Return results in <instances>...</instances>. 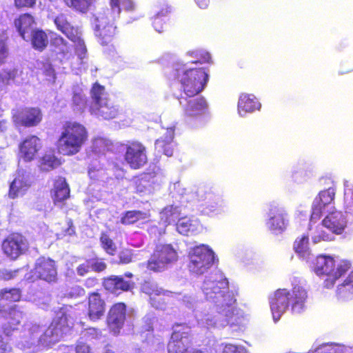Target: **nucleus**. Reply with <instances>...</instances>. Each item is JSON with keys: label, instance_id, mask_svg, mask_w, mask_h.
Returning a JSON list of instances; mask_svg holds the SVG:
<instances>
[{"label": "nucleus", "instance_id": "nucleus-14", "mask_svg": "<svg viewBox=\"0 0 353 353\" xmlns=\"http://www.w3.org/2000/svg\"><path fill=\"white\" fill-rule=\"evenodd\" d=\"M106 310V301L101 293L94 291L88 294L86 315L90 321H99L104 316Z\"/></svg>", "mask_w": 353, "mask_h": 353}, {"label": "nucleus", "instance_id": "nucleus-19", "mask_svg": "<svg viewBox=\"0 0 353 353\" xmlns=\"http://www.w3.org/2000/svg\"><path fill=\"white\" fill-rule=\"evenodd\" d=\"M322 225L335 234H341L347 226V218L342 211H332L323 219Z\"/></svg>", "mask_w": 353, "mask_h": 353}, {"label": "nucleus", "instance_id": "nucleus-40", "mask_svg": "<svg viewBox=\"0 0 353 353\" xmlns=\"http://www.w3.org/2000/svg\"><path fill=\"white\" fill-rule=\"evenodd\" d=\"M336 296L341 301H349L352 299V292L347 282V276L345 277L341 283L338 284L336 289Z\"/></svg>", "mask_w": 353, "mask_h": 353}, {"label": "nucleus", "instance_id": "nucleus-52", "mask_svg": "<svg viewBox=\"0 0 353 353\" xmlns=\"http://www.w3.org/2000/svg\"><path fill=\"white\" fill-rule=\"evenodd\" d=\"M344 201L346 209L353 211V188L347 187L345 189Z\"/></svg>", "mask_w": 353, "mask_h": 353}, {"label": "nucleus", "instance_id": "nucleus-13", "mask_svg": "<svg viewBox=\"0 0 353 353\" xmlns=\"http://www.w3.org/2000/svg\"><path fill=\"white\" fill-rule=\"evenodd\" d=\"M27 247L26 239L18 232L10 234L2 241V250L4 254L11 259H17L19 257L20 254H23Z\"/></svg>", "mask_w": 353, "mask_h": 353}, {"label": "nucleus", "instance_id": "nucleus-53", "mask_svg": "<svg viewBox=\"0 0 353 353\" xmlns=\"http://www.w3.org/2000/svg\"><path fill=\"white\" fill-rule=\"evenodd\" d=\"M155 290V285H153V284L150 283V282H145L141 285V290L143 293L147 294V295L149 296V301L150 303V305H152L153 303V297L154 296V292Z\"/></svg>", "mask_w": 353, "mask_h": 353}, {"label": "nucleus", "instance_id": "nucleus-62", "mask_svg": "<svg viewBox=\"0 0 353 353\" xmlns=\"http://www.w3.org/2000/svg\"><path fill=\"white\" fill-rule=\"evenodd\" d=\"M18 271H12V270H3L2 271H0V277L2 278V279H6V281H8V279H12V278L15 277Z\"/></svg>", "mask_w": 353, "mask_h": 353}, {"label": "nucleus", "instance_id": "nucleus-61", "mask_svg": "<svg viewBox=\"0 0 353 353\" xmlns=\"http://www.w3.org/2000/svg\"><path fill=\"white\" fill-rule=\"evenodd\" d=\"M85 294V289L84 288L81 287V285H75L74 287H72L69 292V295L71 297H80V296H83Z\"/></svg>", "mask_w": 353, "mask_h": 353}, {"label": "nucleus", "instance_id": "nucleus-3", "mask_svg": "<svg viewBox=\"0 0 353 353\" xmlns=\"http://www.w3.org/2000/svg\"><path fill=\"white\" fill-rule=\"evenodd\" d=\"M174 77L179 81L181 90L185 97H193L205 88L209 80V74L203 68L176 69Z\"/></svg>", "mask_w": 353, "mask_h": 353}, {"label": "nucleus", "instance_id": "nucleus-43", "mask_svg": "<svg viewBox=\"0 0 353 353\" xmlns=\"http://www.w3.org/2000/svg\"><path fill=\"white\" fill-rule=\"evenodd\" d=\"M323 212V202L321 200V192H319V195L314 199L312 205V212L310 215L311 220H318V219L321 218Z\"/></svg>", "mask_w": 353, "mask_h": 353}, {"label": "nucleus", "instance_id": "nucleus-34", "mask_svg": "<svg viewBox=\"0 0 353 353\" xmlns=\"http://www.w3.org/2000/svg\"><path fill=\"white\" fill-rule=\"evenodd\" d=\"M61 161L59 157H55L54 154H43L39 161L41 170L48 172V170H54L60 166Z\"/></svg>", "mask_w": 353, "mask_h": 353}, {"label": "nucleus", "instance_id": "nucleus-63", "mask_svg": "<svg viewBox=\"0 0 353 353\" xmlns=\"http://www.w3.org/2000/svg\"><path fill=\"white\" fill-rule=\"evenodd\" d=\"M99 285V279L95 276L87 277L84 281V286L87 288H94Z\"/></svg>", "mask_w": 353, "mask_h": 353}, {"label": "nucleus", "instance_id": "nucleus-41", "mask_svg": "<svg viewBox=\"0 0 353 353\" xmlns=\"http://www.w3.org/2000/svg\"><path fill=\"white\" fill-rule=\"evenodd\" d=\"M5 317L8 323L12 324V325H17L23 317V312L20 310L18 305H13L6 311Z\"/></svg>", "mask_w": 353, "mask_h": 353}, {"label": "nucleus", "instance_id": "nucleus-24", "mask_svg": "<svg viewBox=\"0 0 353 353\" xmlns=\"http://www.w3.org/2000/svg\"><path fill=\"white\" fill-rule=\"evenodd\" d=\"M70 196V187L65 178L59 176L54 181V188L51 192V198L54 204L64 202Z\"/></svg>", "mask_w": 353, "mask_h": 353}, {"label": "nucleus", "instance_id": "nucleus-7", "mask_svg": "<svg viewBox=\"0 0 353 353\" xmlns=\"http://www.w3.org/2000/svg\"><path fill=\"white\" fill-rule=\"evenodd\" d=\"M179 326L180 329H174L168 341L167 350L169 353H185L192 343V332L190 325L187 323H176L173 327H179Z\"/></svg>", "mask_w": 353, "mask_h": 353}, {"label": "nucleus", "instance_id": "nucleus-47", "mask_svg": "<svg viewBox=\"0 0 353 353\" xmlns=\"http://www.w3.org/2000/svg\"><path fill=\"white\" fill-rule=\"evenodd\" d=\"M192 227V223L190 219L188 218L183 217L180 218L178 222L176 223V228L178 232L181 234H188L191 228Z\"/></svg>", "mask_w": 353, "mask_h": 353}, {"label": "nucleus", "instance_id": "nucleus-25", "mask_svg": "<svg viewBox=\"0 0 353 353\" xmlns=\"http://www.w3.org/2000/svg\"><path fill=\"white\" fill-rule=\"evenodd\" d=\"M110 17L113 21L119 18L122 10L132 12L136 10L137 5L133 0H109Z\"/></svg>", "mask_w": 353, "mask_h": 353}, {"label": "nucleus", "instance_id": "nucleus-28", "mask_svg": "<svg viewBox=\"0 0 353 353\" xmlns=\"http://www.w3.org/2000/svg\"><path fill=\"white\" fill-rule=\"evenodd\" d=\"M172 10L170 7H165L160 10L152 20L154 28L159 32L165 30L170 26Z\"/></svg>", "mask_w": 353, "mask_h": 353}, {"label": "nucleus", "instance_id": "nucleus-23", "mask_svg": "<svg viewBox=\"0 0 353 353\" xmlns=\"http://www.w3.org/2000/svg\"><path fill=\"white\" fill-rule=\"evenodd\" d=\"M203 290L206 295L210 297H218V296H231L229 292V281L226 277H223L220 280L206 281Z\"/></svg>", "mask_w": 353, "mask_h": 353}, {"label": "nucleus", "instance_id": "nucleus-15", "mask_svg": "<svg viewBox=\"0 0 353 353\" xmlns=\"http://www.w3.org/2000/svg\"><path fill=\"white\" fill-rule=\"evenodd\" d=\"M270 310L274 320L277 321L290 306V291L278 289L270 298Z\"/></svg>", "mask_w": 353, "mask_h": 353}, {"label": "nucleus", "instance_id": "nucleus-58", "mask_svg": "<svg viewBox=\"0 0 353 353\" xmlns=\"http://www.w3.org/2000/svg\"><path fill=\"white\" fill-rule=\"evenodd\" d=\"M90 272V259H87L85 263L79 264L77 268L78 275L84 276Z\"/></svg>", "mask_w": 353, "mask_h": 353}, {"label": "nucleus", "instance_id": "nucleus-32", "mask_svg": "<svg viewBox=\"0 0 353 353\" xmlns=\"http://www.w3.org/2000/svg\"><path fill=\"white\" fill-rule=\"evenodd\" d=\"M50 46L52 52H54L57 55H60L61 57H68L71 54V46L61 35L53 37L51 39Z\"/></svg>", "mask_w": 353, "mask_h": 353}, {"label": "nucleus", "instance_id": "nucleus-29", "mask_svg": "<svg viewBox=\"0 0 353 353\" xmlns=\"http://www.w3.org/2000/svg\"><path fill=\"white\" fill-rule=\"evenodd\" d=\"M30 42L33 48L39 52H43L49 44V37L46 30L41 28H32Z\"/></svg>", "mask_w": 353, "mask_h": 353}, {"label": "nucleus", "instance_id": "nucleus-30", "mask_svg": "<svg viewBox=\"0 0 353 353\" xmlns=\"http://www.w3.org/2000/svg\"><path fill=\"white\" fill-rule=\"evenodd\" d=\"M120 113H121V109L114 105L112 100L107 99V98L103 99V101L99 108V117L105 119V120H110V119L117 118Z\"/></svg>", "mask_w": 353, "mask_h": 353}, {"label": "nucleus", "instance_id": "nucleus-59", "mask_svg": "<svg viewBox=\"0 0 353 353\" xmlns=\"http://www.w3.org/2000/svg\"><path fill=\"white\" fill-rule=\"evenodd\" d=\"M12 350V347L7 339L0 334V353H9Z\"/></svg>", "mask_w": 353, "mask_h": 353}, {"label": "nucleus", "instance_id": "nucleus-56", "mask_svg": "<svg viewBox=\"0 0 353 353\" xmlns=\"http://www.w3.org/2000/svg\"><path fill=\"white\" fill-rule=\"evenodd\" d=\"M43 73L46 76L54 79L55 77V69L52 64L50 62H43L41 68Z\"/></svg>", "mask_w": 353, "mask_h": 353}, {"label": "nucleus", "instance_id": "nucleus-55", "mask_svg": "<svg viewBox=\"0 0 353 353\" xmlns=\"http://www.w3.org/2000/svg\"><path fill=\"white\" fill-rule=\"evenodd\" d=\"M17 180L12 181L8 191V196L12 199L19 196V194L23 193L21 188L18 187L17 185Z\"/></svg>", "mask_w": 353, "mask_h": 353}, {"label": "nucleus", "instance_id": "nucleus-57", "mask_svg": "<svg viewBox=\"0 0 353 353\" xmlns=\"http://www.w3.org/2000/svg\"><path fill=\"white\" fill-rule=\"evenodd\" d=\"M76 353H93L90 345L84 341H78L75 347Z\"/></svg>", "mask_w": 353, "mask_h": 353}, {"label": "nucleus", "instance_id": "nucleus-9", "mask_svg": "<svg viewBox=\"0 0 353 353\" xmlns=\"http://www.w3.org/2000/svg\"><path fill=\"white\" fill-rule=\"evenodd\" d=\"M32 276L34 279H41L47 283H55L58 279L57 262L50 257H39L32 270Z\"/></svg>", "mask_w": 353, "mask_h": 353}, {"label": "nucleus", "instance_id": "nucleus-26", "mask_svg": "<svg viewBox=\"0 0 353 353\" xmlns=\"http://www.w3.org/2000/svg\"><path fill=\"white\" fill-rule=\"evenodd\" d=\"M208 109V103L204 97H197L194 99L188 101L184 108V113L189 117L202 114Z\"/></svg>", "mask_w": 353, "mask_h": 353}, {"label": "nucleus", "instance_id": "nucleus-11", "mask_svg": "<svg viewBox=\"0 0 353 353\" xmlns=\"http://www.w3.org/2000/svg\"><path fill=\"white\" fill-rule=\"evenodd\" d=\"M127 306L123 302H117L110 306L106 316V324L110 332L119 334L125 324Z\"/></svg>", "mask_w": 353, "mask_h": 353}, {"label": "nucleus", "instance_id": "nucleus-6", "mask_svg": "<svg viewBox=\"0 0 353 353\" xmlns=\"http://www.w3.org/2000/svg\"><path fill=\"white\" fill-rule=\"evenodd\" d=\"M57 29L64 34L68 39L76 44V52L80 59H84L87 54L88 48L84 39H82V32L77 26H74L68 20L65 14H59L54 18Z\"/></svg>", "mask_w": 353, "mask_h": 353}, {"label": "nucleus", "instance_id": "nucleus-2", "mask_svg": "<svg viewBox=\"0 0 353 353\" xmlns=\"http://www.w3.org/2000/svg\"><path fill=\"white\" fill-rule=\"evenodd\" d=\"M352 267V264L349 259H341L336 264L334 257L325 254L318 255L312 263V268L317 275L327 276L323 281L326 288H333L338 279L345 275Z\"/></svg>", "mask_w": 353, "mask_h": 353}, {"label": "nucleus", "instance_id": "nucleus-46", "mask_svg": "<svg viewBox=\"0 0 353 353\" xmlns=\"http://www.w3.org/2000/svg\"><path fill=\"white\" fill-rule=\"evenodd\" d=\"M333 239H334L333 236L323 230V228H316L315 234L312 236L314 243H318L321 241H332Z\"/></svg>", "mask_w": 353, "mask_h": 353}, {"label": "nucleus", "instance_id": "nucleus-8", "mask_svg": "<svg viewBox=\"0 0 353 353\" xmlns=\"http://www.w3.org/2000/svg\"><path fill=\"white\" fill-rule=\"evenodd\" d=\"M93 30L98 42L103 46L112 43L118 30L114 21H112L110 10L107 14H101L96 18Z\"/></svg>", "mask_w": 353, "mask_h": 353}, {"label": "nucleus", "instance_id": "nucleus-54", "mask_svg": "<svg viewBox=\"0 0 353 353\" xmlns=\"http://www.w3.org/2000/svg\"><path fill=\"white\" fill-rule=\"evenodd\" d=\"M37 3V0H14V6L17 9H23V8H34Z\"/></svg>", "mask_w": 353, "mask_h": 353}, {"label": "nucleus", "instance_id": "nucleus-4", "mask_svg": "<svg viewBox=\"0 0 353 353\" xmlns=\"http://www.w3.org/2000/svg\"><path fill=\"white\" fill-rule=\"evenodd\" d=\"M189 270L196 275L207 272L214 263V252L205 244L196 245L188 251Z\"/></svg>", "mask_w": 353, "mask_h": 353}, {"label": "nucleus", "instance_id": "nucleus-50", "mask_svg": "<svg viewBox=\"0 0 353 353\" xmlns=\"http://www.w3.org/2000/svg\"><path fill=\"white\" fill-rule=\"evenodd\" d=\"M1 293L4 299L14 302L19 301L21 297V293L19 289L3 290Z\"/></svg>", "mask_w": 353, "mask_h": 353}, {"label": "nucleus", "instance_id": "nucleus-33", "mask_svg": "<svg viewBox=\"0 0 353 353\" xmlns=\"http://www.w3.org/2000/svg\"><path fill=\"white\" fill-rule=\"evenodd\" d=\"M150 211L127 210L121 216V223L123 224H133L141 221V220L150 219Z\"/></svg>", "mask_w": 353, "mask_h": 353}, {"label": "nucleus", "instance_id": "nucleus-60", "mask_svg": "<svg viewBox=\"0 0 353 353\" xmlns=\"http://www.w3.org/2000/svg\"><path fill=\"white\" fill-rule=\"evenodd\" d=\"M8 56V48L5 42H0V65L5 63Z\"/></svg>", "mask_w": 353, "mask_h": 353}, {"label": "nucleus", "instance_id": "nucleus-42", "mask_svg": "<svg viewBox=\"0 0 353 353\" xmlns=\"http://www.w3.org/2000/svg\"><path fill=\"white\" fill-rule=\"evenodd\" d=\"M310 237L308 235H302L295 239L293 248L299 254H305L309 250Z\"/></svg>", "mask_w": 353, "mask_h": 353}, {"label": "nucleus", "instance_id": "nucleus-10", "mask_svg": "<svg viewBox=\"0 0 353 353\" xmlns=\"http://www.w3.org/2000/svg\"><path fill=\"white\" fill-rule=\"evenodd\" d=\"M12 119L17 127H34L43 119V113L39 107H22L15 109Z\"/></svg>", "mask_w": 353, "mask_h": 353}, {"label": "nucleus", "instance_id": "nucleus-22", "mask_svg": "<svg viewBox=\"0 0 353 353\" xmlns=\"http://www.w3.org/2000/svg\"><path fill=\"white\" fill-rule=\"evenodd\" d=\"M308 298L307 290L301 285H295L290 291V306L293 313H301L305 308Z\"/></svg>", "mask_w": 353, "mask_h": 353}, {"label": "nucleus", "instance_id": "nucleus-37", "mask_svg": "<svg viewBox=\"0 0 353 353\" xmlns=\"http://www.w3.org/2000/svg\"><path fill=\"white\" fill-rule=\"evenodd\" d=\"M100 245L102 247L106 254L114 256L117 251V247L112 239L108 235V232H101L99 236Z\"/></svg>", "mask_w": 353, "mask_h": 353}, {"label": "nucleus", "instance_id": "nucleus-5", "mask_svg": "<svg viewBox=\"0 0 353 353\" xmlns=\"http://www.w3.org/2000/svg\"><path fill=\"white\" fill-rule=\"evenodd\" d=\"M179 253L172 244L157 245L150 258L146 262V268L152 272H163L169 265L176 263Z\"/></svg>", "mask_w": 353, "mask_h": 353}, {"label": "nucleus", "instance_id": "nucleus-35", "mask_svg": "<svg viewBox=\"0 0 353 353\" xmlns=\"http://www.w3.org/2000/svg\"><path fill=\"white\" fill-rule=\"evenodd\" d=\"M170 296L169 291L161 289L155 285L154 296L152 297V306L156 308H164L168 304V297Z\"/></svg>", "mask_w": 353, "mask_h": 353}, {"label": "nucleus", "instance_id": "nucleus-44", "mask_svg": "<svg viewBox=\"0 0 353 353\" xmlns=\"http://www.w3.org/2000/svg\"><path fill=\"white\" fill-rule=\"evenodd\" d=\"M189 54L194 58L192 63H209L211 61V55L208 52L203 51V50H196V51L189 52Z\"/></svg>", "mask_w": 353, "mask_h": 353}, {"label": "nucleus", "instance_id": "nucleus-21", "mask_svg": "<svg viewBox=\"0 0 353 353\" xmlns=\"http://www.w3.org/2000/svg\"><path fill=\"white\" fill-rule=\"evenodd\" d=\"M41 148V140L38 136L30 135L19 144V152L25 161H31L36 157Z\"/></svg>", "mask_w": 353, "mask_h": 353}, {"label": "nucleus", "instance_id": "nucleus-20", "mask_svg": "<svg viewBox=\"0 0 353 353\" xmlns=\"http://www.w3.org/2000/svg\"><path fill=\"white\" fill-rule=\"evenodd\" d=\"M37 21L30 12H22L14 19L13 26L23 39H27L32 32Z\"/></svg>", "mask_w": 353, "mask_h": 353}, {"label": "nucleus", "instance_id": "nucleus-12", "mask_svg": "<svg viewBox=\"0 0 353 353\" xmlns=\"http://www.w3.org/2000/svg\"><path fill=\"white\" fill-rule=\"evenodd\" d=\"M124 159L133 170H139L148 162L147 148L142 143L131 142L126 145Z\"/></svg>", "mask_w": 353, "mask_h": 353}, {"label": "nucleus", "instance_id": "nucleus-51", "mask_svg": "<svg viewBox=\"0 0 353 353\" xmlns=\"http://www.w3.org/2000/svg\"><path fill=\"white\" fill-rule=\"evenodd\" d=\"M221 353H245L241 347L236 346V345H234V343H221Z\"/></svg>", "mask_w": 353, "mask_h": 353}, {"label": "nucleus", "instance_id": "nucleus-49", "mask_svg": "<svg viewBox=\"0 0 353 353\" xmlns=\"http://www.w3.org/2000/svg\"><path fill=\"white\" fill-rule=\"evenodd\" d=\"M133 260V252L132 250H128V248H124L121 250L119 253L118 263L121 265H125V263H130Z\"/></svg>", "mask_w": 353, "mask_h": 353}, {"label": "nucleus", "instance_id": "nucleus-48", "mask_svg": "<svg viewBox=\"0 0 353 353\" xmlns=\"http://www.w3.org/2000/svg\"><path fill=\"white\" fill-rule=\"evenodd\" d=\"M90 270L93 272H104L107 268V264L103 261V259H99V257H93L90 259Z\"/></svg>", "mask_w": 353, "mask_h": 353}, {"label": "nucleus", "instance_id": "nucleus-27", "mask_svg": "<svg viewBox=\"0 0 353 353\" xmlns=\"http://www.w3.org/2000/svg\"><path fill=\"white\" fill-rule=\"evenodd\" d=\"M261 107V103L254 94H242L239 99L238 109L239 113L253 112L255 110L260 109Z\"/></svg>", "mask_w": 353, "mask_h": 353}, {"label": "nucleus", "instance_id": "nucleus-64", "mask_svg": "<svg viewBox=\"0 0 353 353\" xmlns=\"http://www.w3.org/2000/svg\"><path fill=\"white\" fill-rule=\"evenodd\" d=\"M67 225L68 227L65 230V234H68L69 236H72V234H75L76 230L72 219H69L67 221Z\"/></svg>", "mask_w": 353, "mask_h": 353}, {"label": "nucleus", "instance_id": "nucleus-17", "mask_svg": "<svg viewBox=\"0 0 353 353\" xmlns=\"http://www.w3.org/2000/svg\"><path fill=\"white\" fill-rule=\"evenodd\" d=\"M102 285L110 293L120 294L133 290L135 283L132 280H125L122 275H110L103 277Z\"/></svg>", "mask_w": 353, "mask_h": 353}, {"label": "nucleus", "instance_id": "nucleus-39", "mask_svg": "<svg viewBox=\"0 0 353 353\" xmlns=\"http://www.w3.org/2000/svg\"><path fill=\"white\" fill-rule=\"evenodd\" d=\"M307 353H343V348L337 343H322L312 348Z\"/></svg>", "mask_w": 353, "mask_h": 353}, {"label": "nucleus", "instance_id": "nucleus-45", "mask_svg": "<svg viewBox=\"0 0 353 353\" xmlns=\"http://www.w3.org/2000/svg\"><path fill=\"white\" fill-rule=\"evenodd\" d=\"M320 193L322 200L323 209L325 211V207L327 205V204H330L333 199H334L336 192L333 188H328V189H326V190L321 191Z\"/></svg>", "mask_w": 353, "mask_h": 353}, {"label": "nucleus", "instance_id": "nucleus-38", "mask_svg": "<svg viewBox=\"0 0 353 353\" xmlns=\"http://www.w3.org/2000/svg\"><path fill=\"white\" fill-rule=\"evenodd\" d=\"M65 5L78 12H88L92 4V0H63Z\"/></svg>", "mask_w": 353, "mask_h": 353}, {"label": "nucleus", "instance_id": "nucleus-1", "mask_svg": "<svg viewBox=\"0 0 353 353\" xmlns=\"http://www.w3.org/2000/svg\"><path fill=\"white\" fill-rule=\"evenodd\" d=\"M90 132L84 124L77 121H65L56 141V149L63 156H74L88 143Z\"/></svg>", "mask_w": 353, "mask_h": 353}, {"label": "nucleus", "instance_id": "nucleus-16", "mask_svg": "<svg viewBox=\"0 0 353 353\" xmlns=\"http://www.w3.org/2000/svg\"><path fill=\"white\" fill-rule=\"evenodd\" d=\"M70 329L68 314L61 312L53 319L48 328L46 329L44 334L50 338V341H59Z\"/></svg>", "mask_w": 353, "mask_h": 353}, {"label": "nucleus", "instance_id": "nucleus-18", "mask_svg": "<svg viewBox=\"0 0 353 353\" xmlns=\"http://www.w3.org/2000/svg\"><path fill=\"white\" fill-rule=\"evenodd\" d=\"M269 219L267 225L274 232H283L288 227L286 213L284 209L278 205H271L269 209Z\"/></svg>", "mask_w": 353, "mask_h": 353}, {"label": "nucleus", "instance_id": "nucleus-31", "mask_svg": "<svg viewBox=\"0 0 353 353\" xmlns=\"http://www.w3.org/2000/svg\"><path fill=\"white\" fill-rule=\"evenodd\" d=\"M174 137V130L173 128H168L166 131L165 135L163 137H160L155 141V147L159 150H161L163 154L167 156H172L173 154V148L172 142Z\"/></svg>", "mask_w": 353, "mask_h": 353}, {"label": "nucleus", "instance_id": "nucleus-36", "mask_svg": "<svg viewBox=\"0 0 353 353\" xmlns=\"http://www.w3.org/2000/svg\"><path fill=\"white\" fill-rule=\"evenodd\" d=\"M105 92V87L104 85H101V84L98 83V82H95L92 88V97L93 100H94V110L95 114L99 117V108L101 104L103 103L104 101V98H103V95Z\"/></svg>", "mask_w": 353, "mask_h": 353}]
</instances>
